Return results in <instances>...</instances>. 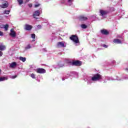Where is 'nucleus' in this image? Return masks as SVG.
<instances>
[{"label":"nucleus","instance_id":"41","mask_svg":"<svg viewBox=\"0 0 128 128\" xmlns=\"http://www.w3.org/2000/svg\"><path fill=\"white\" fill-rule=\"evenodd\" d=\"M125 70H126V72H128V68H126L125 69Z\"/></svg>","mask_w":128,"mask_h":128},{"label":"nucleus","instance_id":"38","mask_svg":"<svg viewBox=\"0 0 128 128\" xmlns=\"http://www.w3.org/2000/svg\"><path fill=\"white\" fill-rule=\"evenodd\" d=\"M28 6H29V8H32V4H28Z\"/></svg>","mask_w":128,"mask_h":128},{"label":"nucleus","instance_id":"11","mask_svg":"<svg viewBox=\"0 0 128 128\" xmlns=\"http://www.w3.org/2000/svg\"><path fill=\"white\" fill-rule=\"evenodd\" d=\"M74 0H68V6H72L74 4ZM66 2V0H63V2H62V4H64Z\"/></svg>","mask_w":128,"mask_h":128},{"label":"nucleus","instance_id":"43","mask_svg":"<svg viewBox=\"0 0 128 128\" xmlns=\"http://www.w3.org/2000/svg\"><path fill=\"white\" fill-rule=\"evenodd\" d=\"M112 64H115L116 63V61L115 60H112Z\"/></svg>","mask_w":128,"mask_h":128},{"label":"nucleus","instance_id":"14","mask_svg":"<svg viewBox=\"0 0 128 128\" xmlns=\"http://www.w3.org/2000/svg\"><path fill=\"white\" fill-rule=\"evenodd\" d=\"M113 42H114V44H122V40L118 38L114 39L113 40Z\"/></svg>","mask_w":128,"mask_h":128},{"label":"nucleus","instance_id":"46","mask_svg":"<svg viewBox=\"0 0 128 128\" xmlns=\"http://www.w3.org/2000/svg\"><path fill=\"white\" fill-rule=\"evenodd\" d=\"M104 82H106V81H104Z\"/></svg>","mask_w":128,"mask_h":128},{"label":"nucleus","instance_id":"21","mask_svg":"<svg viewBox=\"0 0 128 128\" xmlns=\"http://www.w3.org/2000/svg\"><path fill=\"white\" fill-rule=\"evenodd\" d=\"M62 66H64V64L62 62H59L58 65V68H62Z\"/></svg>","mask_w":128,"mask_h":128},{"label":"nucleus","instance_id":"15","mask_svg":"<svg viewBox=\"0 0 128 128\" xmlns=\"http://www.w3.org/2000/svg\"><path fill=\"white\" fill-rule=\"evenodd\" d=\"M100 33L102 34H104L105 36H106L108 34V30H106V29H102L100 30Z\"/></svg>","mask_w":128,"mask_h":128},{"label":"nucleus","instance_id":"32","mask_svg":"<svg viewBox=\"0 0 128 128\" xmlns=\"http://www.w3.org/2000/svg\"><path fill=\"white\" fill-rule=\"evenodd\" d=\"M124 15V10H121V16H122Z\"/></svg>","mask_w":128,"mask_h":128},{"label":"nucleus","instance_id":"4","mask_svg":"<svg viewBox=\"0 0 128 128\" xmlns=\"http://www.w3.org/2000/svg\"><path fill=\"white\" fill-rule=\"evenodd\" d=\"M78 76V73L76 72H70V74H67V76H65L64 78H62V80H64L66 78H68V76Z\"/></svg>","mask_w":128,"mask_h":128},{"label":"nucleus","instance_id":"19","mask_svg":"<svg viewBox=\"0 0 128 128\" xmlns=\"http://www.w3.org/2000/svg\"><path fill=\"white\" fill-rule=\"evenodd\" d=\"M19 60H22V62H24L26 60V58L20 56V58H19Z\"/></svg>","mask_w":128,"mask_h":128},{"label":"nucleus","instance_id":"5","mask_svg":"<svg viewBox=\"0 0 128 128\" xmlns=\"http://www.w3.org/2000/svg\"><path fill=\"white\" fill-rule=\"evenodd\" d=\"M40 10H38L34 12L32 16L34 18H36V20H40V18H36V16H40Z\"/></svg>","mask_w":128,"mask_h":128},{"label":"nucleus","instance_id":"33","mask_svg":"<svg viewBox=\"0 0 128 128\" xmlns=\"http://www.w3.org/2000/svg\"><path fill=\"white\" fill-rule=\"evenodd\" d=\"M40 6V4H36L34 5V8H38Z\"/></svg>","mask_w":128,"mask_h":128},{"label":"nucleus","instance_id":"48","mask_svg":"<svg viewBox=\"0 0 128 128\" xmlns=\"http://www.w3.org/2000/svg\"><path fill=\"white\" fill-rule=\"evenodd\" d=\"M121 0V2L122 0Z\"/></svg>","mask_w":128,"mask_h":128},{"label":"nucleus","instance_id":"40","mask_svg":"<svg viewBox=\"0 0 128 128\" xmlns=\"http://www.w3.org/2000/svg\"><path fill=\"white\" fill-rule=\"evenodd\" d=\"M0 28H4V25H0Z\"/></svg>","mask_w":128,"mask_h":128},{"label":"nucleus","instance_id":"6","mask_svg":"<svg viewBox=\"0 0 128 128\" xmlns=\"http://www.w3.org/2000/svg\"><path fill=\"white\" fill-rule=\"evenodd\" d=\"M35 70L38 74H46V70L42 68H38Z\"/></svg>","mask_w":128,"mask_h":128},{"label":"nucleus","instance_id":"7","mask_svg":"<svg viewBox=\"0 0 128 128\" xmlns=\"http://www.w3.org/2000/svg\"><path fill=\"white\" fill-rule=\"evenodd\" d=\"M84 82H87V84L90 85L92 84V77L88 78H84Z\"/></svg>","mask_w":128,"mask_h":128},{"label":"nucleus","instance_id":"44","mask_svg":"<svg viewBox=\"0 0 128 128\" xmlns=\"http://www.w3.org/2000/svg\"><path fill=\"white\" fill-rule=\"evenodd\" d=\"M92 16H93L94 18H96V15H94Z\"/></svg>","mask_w":128,"mask_h":128},{"label":"nucleus","instance_id":"20","mask_svg":"<svg viewBox=\"0 0 128 128\" xmlns=\"http://www.w3.org/2000/svg\"><path fill=\"white\" fill-rule=\"evenodd\" d=\"M8 80V78L6 77H0V82H4V80Z\"/></svg>","mask_w":128,"mask_h":128},{"label":"nucleus","instance_id":"47","mask_svg":"<svg viewBox=\"0 0 128 128\" xmlns=\"http://www.w3.org/2000/svg\"><path fill=\"white\" fill-rule=\"evenodd\" d=\"M118 16H120V14H118Z\"/></svg>","mask_w":128,"mask_h":128},{"label":"nucleus","instance_id":"36","mask_svg":"<svg viewBox=\"0 0 128 128\" xmlns=\"http://www.w3.org/2000/svg\"><path fill=\"white\" fill-rule=\"evenodd\" d=\"M2 54H3L2 52L0 51V56H2Z\"/></svg>","mask_w":128,"mask_h":128},{"label":"nucleus","instance_id":"13","mask_svg":"<svg viewBox=\"0 0 128 128\" xmlns=\"http://www.w3.org/2000/svg\"><path fill=\"white\" fill-rule=\"evenodd\" d=\"M10 36L12 38H16V32L14 30V29L10 30Z\"/></svg>","mask_w":128,"mask_h":128},{"label":"nucleus","instance_id":"12","mask_svg":"<svg viewBox=\"0 0 128 128\" xmlns=\"http://www.w3.org/2000/svg\"><path fill=\"white\" fill-rule=\"evenodd\" d=\"M57 46L58 48H66V46L64 45V42H58L57 44Z\"/></svg>","mask_w":128,"mask_h":128},{"label":"nucleus","instance_id":"24","mask_svg":"<svg viewBox=\"0 0 128 128\" xmlns=\"http://www.w3.org/2000/svg\"><path fill=\"white\" fill-rule=\"evenodd\" d=\"M30 48H32V46H30V44L27 45L25 48V50H30Z\"/></svg>","mask_w":128,"mask_h":128},{"label":"nucleus","instance_id":"25","mask_svg":"<svg viewBox=\"0 0 128 128\" xmlns=\"http://www.w3.org/2000/svg\"><path fill=\"white\" fill-rule=\"evenodd\" d=\"M17 2H18L19 6H22V4H24V0H18Z\"/></svg>","mask_w":128,"mask_h":128},{"label":"nucleus","instance_id":"1","mask_svg":"<svg viewBox=\"0 0 128 128\" xmlns=\"http://www.w3.org/2000/svg\"><path fill=\"white\" fill-rule=\"evenodd\" d=\"M70 38L74 42L76 46H80V40H78V36L73 34Z\"/></svg>","mask_w":128,"mask_h":128},{"label":"nucleus","instance_id":"37","mask_svg":"<svg viewBox=\"0 0 128 128\" xmlns=\"http://www.w3.org/2000/svg\"><path fill=\"white\" fill-rule=\"evenodd\" d=\"M30 0H26V2H24V4H26V2H28Z\"/></svg>","mask_w":128,"mask_h":128},{"label":"nucleus","instance_id":"22","mask_svg":"<svg viewBox=\"0 0 128 128\" xmlns=\"http://www.w3.org/2000/svg\"><path fill=\"white\" fill-rule=\"evenodd\" d=\"M6 50V46L0 45V50Z\"/></svg>","mask_w":128,"mask_h":128},{"label":"nucleus","instance_id":"2","mask_svg":"<svg viewBox=\"0 0 128 128\" xmlns=\"http://www.w3.org/2000/svg\"><path fill=\"white\" fill-rule=\"evenodd\" d=\"M102 78V76L100 74H96L92 76V82H98Z\"/></svg>","mask_w":128,"mask_h":128},{"label":"nucleus","instance_id":"23","mask_svg":"<svg viewBox=\"0 0 128 128\" xmlns=\"http://www.w3.org/2000/svg\"><path fill=\"white\" fill-rule=\"evenodd\" d=\"M80 27L82 28H83V30H84L88 28V26H86V24H82L80 25Z\"/></svg>","mask_w":128,"mask_h":128},{"label":"nucleus","instance_id":"31","mask_svg":"<svg viewBox=\"0 0 128 128\" xmlns=\"http://www.w3.org/2000/svg\"><path fill=\"white\" fill-rule=\"evenodd\" d=\"M42 28V25L39 24L37 26V30H40Z\"/></svg>","mask_w":128,"mask_h":128},{"label":"nucleus","instance_id":"42","mask_svg":"<svg viewBox=\"0 0 128 128\" xmlns=\"http://www.w3.org/2000/svg\"><path fill=\"white\" fill-rule=\"evenodd\" d=\"M110 10H114V8H110Z\"/></svg>","mask_w":128,"mask_h":128},{"label":"nucleus","instance_id":"30","mask_svg":"<svg viewBox=\"0 0 128 128\" xmlns=\"http://www.w3.org/2000/svg\"><path fill=\"white\" fill-rule=\"evenodd\" d=\"M30 76L32 78H36V75L34 74H32Z\"/></svg>","mask_w":128,"mask_h":128},{"label":"nucleus","instance_id":"10","mask_svg":"<svg viewBox=\"0 0 128 128\" xmlns=\"http://www.w3.org/2000/svg\"><path fill=\"white\" fill-rule=\"evenodd\" d=\"M32 26L28 24H26L24 27V30H32Z\"/></svg>","mask_w":128,"mask_h":128},{"label":"nucleus","instance_id":"26","mask_svg":"<svg viewBox=\"0 0 128 128\" xmlns=\"http://www.w3.org/2000/svg\"><path fill=\"white\" fill-rule=\"evenodd\" d=\"M10 10H8L4 11V14H10Z\"/></svg>","mask_w":128,"mask_h":128},{"label":"nucleus","instance_id":"39","mask_svg":"<svg viewBox=\"0 0 128 128\" xmlns=\"http://www.w3.org/2000/svg\"><path fill=\"white\" fill-rule=\"evenodd\" d=\"M124 80H128V76H124Z\"/></svg>","mask_w":128,"mask_h":128},{"label":"nucleus","instance_id":"45","mask_svg":"<svg viewBox=\"0 0 128 128\" xmlns=\"http://www.w3.org/2000/svg\"><path fill=\"white\" fill-rule=\"evenodd\" d=\"M1 72H2V70L0 69V74Z\"/></svg>","mask_w":128,"mask_h":128},{"label":"nucleus","instance_id":"29","mask_svg":"<svg viewBox=\"0 0 128 128\" xmlns=\"http://www.w3.org/2000/svg\"><path fill=\"white\" fill-rule=\"evenodd\" d=\"M31 38H33L34 40V38H36V34H31Z\"/></svg>","mask_w":128,"mask_h":128},{"label":"nucleus","instance_id":"28","mask_svg":"<svg viewBox=\"0 0 128 128\" xmlns=\"http://www.w3.org/2000/svg\"><path fill=\"white\" fill-rule=\"evenodd\" d=\"M10 78H12V80H14V78H18L17 75H14V76H10Z\"/></svg>","mask_w":128,"mask_h":128},{"label":"nucleus","instance_id":"35","mask_svg":"<svg viewBox=\"0 0 128 128\" xmlns=\"http://www.w3.org/2000/svg\"><path fill=\"white\" fill-rule=\"evenodd\" d=\"M4 36V33L0 31V36Z\"/></svg>","mask_w":128,"mask_h":128},{"label":"nucleus","instance_id":"18","mask_svg":"<svg viewBox=\"0 0 128 128\" xmlns=\"http://www.w3.org/2000/svg\"><path fill=\"white\" fill-rule=\"evenodd\" d=\"M88 20V18L84 16H81L79 17V20Z\"/></svg>","mask_w":128,"mask_h":128},{"label":"nucleus","instance_id":"27","mask_svg":"<svg viewBox=\"0 0 128 128\" xmlns=\"http://www.w3.org/2000/svg\"><path fill=\"white\" fill-rule=\"evenodd\" d=\"M4 28L5 29V30H8V24H6L4 26Z\"/></svg>","mask_w":128,"mask_h":128},{"label":"nucleus","instance_id":"3","mask_svg":"<svg viewBox=\"0 0 128 128\" xmlns=\"http://www.w3.org/2000/svg\"><path fill=\"white\" fill-rule=\"evenodd\" d=\"M108 12H110V10H100V16H102L104 18H106Z\"/></svg>","mask_w":128,"mask_h":128},{"label":"nucleus","instance_id":"8","mask_svg":"<svg viewBox=\"0 0 128 128\" xmlns=\"http://www.w3.org/2000/svg\"><path fill=\"white\" fill-rule=\"evenodd\" d=\"M72 66H82V62L78 60L74 61L72 63Z\"/></svg>","mask_w":128,"mask_h":128},{"label":"nucleus","instance_id":"17","mask_svg":"<svg viewBox=\"0 0 128 128\" xmlns=\"http://www.w3.org/2000/svg\"><path fill=\"white\" fill-rule=\"evenodd\" d=\"M17 64H16V62H12L10 64V68H14L16 66Z\"/></svg>","mask_w":128,"mask_h":128},{"label":"nucleus","instance_id":"16","mask_svg":"<svg viewBox=\"0 0 128 128\" xmlns=\"http://www.w3.org/2000/svg\"><path fill=\"white\" fill-rule=\"evenodd\" d=\"M8 2H6L5 3L3 4L0 6L2 8H8Z\"/></svg>","mask_w":128,"mask_h":128},{"label":"nucleus","instance_id":"9","mask_svg":"<svg viewBox=\"0 0 128 128\" xmlns=\"http://www.w3.org/2000/svg\"><path fill=\"white\" fill-rule=\"evenodd\" d=\"M106 79H107L108 80H122V79H121L118 76H116V78H114L112 77H107Z\"/></svg>","mask_w":128,"mask_h":128},{"label":"nucleus","instance_id":"34","mask_svg":"<svg viewBox=\"0 0 128 128\" xmlns=\"http://www.w3.org/2000/svg\"><path fill=\"white\" fill-rule=\"evenodd\" d=\"M103 48H108V46L106 44H103L102 45Z\"/></svg>","mask_w":128,"mask_h":128}]
</instances>
